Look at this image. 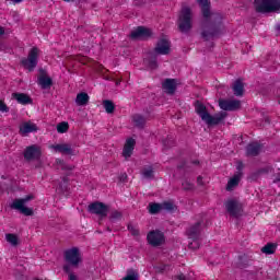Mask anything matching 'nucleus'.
Here are the masks:
<instances>
[{"instance_id": "obj_20", "label": "nucleus", "mask_w": 280, "mask_h": 280, "mask_svg": "<svg viewBox=\"0 0 280 280\" xmlns=\"http://www.w3.org/2000/svg\"><path fill=\"white\" fill-rule=\"evenodd\" d=\"M240 180H242V172L234 174L233 177L229 179L225 187L226 191H233V189L240 185Z\"/></svg>"}, {"instance_id": "obj_41", "label": "nucleus", "mask_w": 280, "mask_h": 280, "mask_svg": "<svg viewBox=\"0 0 280 280\" xmlns=\"http://www.w3.org/2000/svg\"><path fill=\"white\" fill-rule=\"evenodd\" d=\"M10 108L8 107V105H5V103H3V101H0V113H9Z\"/></svg>"}, {"instance_id": "obj_5", "label": "nucleus", "mask_w": 280, "mask_h": 280, "mask_svg": "<svg viewBox=\"0 0 280 280\" xmlns=\"http://www.w3.org/2000/svg\"><path fill=\"white\" fill-rule=\"evenodd\" d=\"M179 31L186 34L191 30V9L189 7L182 8L179 20H178Z\"/></svg>"}, {"instance_id": "obj_25", "label": "nucleus", "mask_w": 280, "mask_h": 280, "mask_svg": "<svg viewBox=\"0 0 280 280\" xmlns=\"http://www.w3.org/2000/svg\"><path fill=\"white\" fill-rule=\"evenodd\" d=\"M5 241L8 242V244H10V246H13L14 248H16V246L21 244L19 235L12 233L5 234Z\"/></svg>"}, {"instance_id": "obj_1", "label": "nucleus", "mask_w": 280, "mask_h": 280, "mask_svg": "<svg viewBox=\"0 0 280 280\" xmlns=\"http://www.w3.org/2000/svg\"><path fill=\"white\" fill-rule=\"evenodd\" d=\"M206 21H210L208 25L203 26V31L201 33L202 38L205 40H213V38H218L220 33L222 32V14L220 13H211V3L209 0H197Z\"/></svg>"}, {"instance_id": "obj_13", "label": "nucleus", "mask_w": 280, "mask_h": 280, "mask_svg": "<svg viewBox=\"0 0 280 280\" xmlns=\"http://www.w3.org/2000/svg\"><path fill=\"white\" fill-rule=\"evenodd\" d=\"M219 106L222 110H238L242 106V102L238 100H220Z\"/></svg>"}, {"instance_id": "obj_3", "label": "nucleus", "mask_w": 280, "mask_h": 280, "mask_svg": "<svg viewBox=\"0 0 280 280\" xmlns=\"http://www.w3.org/2000/svg\"><path fill=\"white\" fill-rule=\"evenodd\" d=\"M256 12L270 14L280 12V0H255Z\"/></svg>"}, {"instance_id": "obj_8", "label": "nucleus", "mask_w": 280, "mask_h": 280, "mask_svg": "<svg viewBox=\"0 0 280 280\" xmlns=\"http://www.w3.org/2000/svg\"><path fill=\"white\" fill-rule=\"evenodd\" d=\"M34 197L27 196L23 199H16L12 202L11 209H16L20 211V213H23V215H32L34 213V210L31 208L25 207V202H30Z\"/></svg>"}, {"instance_id": "obj_22", "label": "nucleus", "mask_w": 280, "mask_h": 280, "mask_svg": "<svg viewBox=\"0 0 280 280\" xmlns=\"http://www.w3.org/2000/svg\"><path fill=\"white\" fill-rule=\"evenodd\" d=\"M234 95L236 97H242L244 95V82L242 80H236L232 86Z\"/></svg>"}, {"instance_id": "obj_12", "label": "nucleus", "mask_w": 280, "mask_h": 280, "mask_svg": "<svg viewBox=\"0 0 280 280\" xmlns=\"http://www.w3.org/2000/svg\"><path fill=\"white\" fill-rule=\"evenodd\" d=\"M89 212L100 215V218H106L108 215V207L102 202H94L89 206Z\"/></svg>"}, {"instance_id": "obj_7", "label": "nucleus", "mask_w": 280, "mask_h": 280, "mask_svg": "<svg viewBox=\"0 0 280 280\" xmlns=\"http://www.w3.org/2000/svg\"><path fill=\"white\" fill-rule=\"evenodd\" d=\"M65 260L69 266L78 268V266L82 264V255L80 254V249H78V247L67 249L65 252Z\"/></svg>"}, {"instance_id": "obj_36", "label": "nucleus", "mask_w": 280, "mask_h": 280, "mask_svg": "<svg viewBox=\"0 0 280 280\" xmlns=\"http://www.w3.org/2000/svg\"><path fill=\"white\" fill-rule=\"evenodd\" d=\"M262 275H264V272H261L260 269H258L255 272H250L248 275V279H261Z\"/></svg>"}, {"instance_id": "obj_24", "label": "nucleus", "mask_w": 280, "mask_h": 280, "mask_svg": "<svg viewBox=\"0 0 280 280\" xmlns=\"http://www.w3.org/2000/svg\"><path fill=\"white\" fill-rule=\"evenodd\" d=\"M13 97L14 100H16L19 104H23V105L32 104V98L27 94L13 93Z\"/></svg>"}, {"instance_id": "obj_2", "label": "nucleus", "mask_w": 280, "mask_h": 280, "mask_svg": "<svg viewBox=\"0 0 280 280\" xmlns=\"http://www.w3.org/2000/svg\"><path fill=\"white\" fill-rule=\"evenodd\" d=\"M195 110L202 119V121H205L208 126H218V124L226 119V112H221L214 116H211V114L207 112V106L198 101L195 104Z\"/></svg>"}, {"instance_id": "obj_18", "label": "nucleus", "mask_w": 280, "mask_h": 280, "mask_svg": "<svg viewBox=\"0 0 280 280\" xmlns=\"http://www.w3.org/2000/svg\"><path fill=\"white\" fill-rule=\"evenodd\" d=\"M137 144V141L135 139L129 138L126 140L125 147L122 149V156L125 159H130L132 156V152L135 151V145Z\"/></svg>"}, {"instance_id": "obj_40", "label": "nucleus", "mask_w": 280, "mask_h": 280, "mask_svg": "<svg viewBox=\"0 0 280 280\" xmlns=\"http://www.w3.org/2000/svg\"><path fill=\"white\" fill-rule=\"evenodd\" d=\"M112 220H121V212L115 210L110 214Z\"/></svg>"}, {"instance_id": "obj_10", "label": "nucleus", "mask_w": 280, "mask_h": 280, "mask_svg": "<svg viewBox=\"0 0 280 280\" xmlns=\"http://www.w3.org/2000/svg\"><path fill=\"white\" fill-rule=\"evenodd\" d=\"M43 156V149L38 144L26 147L24 151V159L26 161H38Z\"/></svg>"}, {"instance_id": "obj_38", "label": "nucleus", "mask_w": 280, "mask_h": 280, "mask_svg": "<svg viewBox=\"0 0 280 280\" xmlns=\"http://www.w3.org/2000/svg\"><path fill=\"white\" fill-rule=\"evenodd\" d=\"M122 280H139V273L131 271Z\"/></svg>"}, {"instance_id": "obj_49", "label": "nucleus", "mask_w": 280, "mask_h": 280, "mask_svg": "<svg viewBox=\"0 0 280 280\" xmlns=\"http://www.w3.org/2000/svg\"><path fill=\"white\" fill-rule=\"evenodd\" d=\"M68 170H73V167L69 166Z\"/></svg>"}, {"instance_id": "obj_16", "label": "nucleus", "mask_w": 280, "mask_h": 280, "mask_svg": "<svg viewBox=\"0 0 280 280\" xmlns=\"http://www.w3.org/2000/svg\"><path fill=\"white\" fill-rule=\"evenodd\" d=\"M31 132H38V126L32 121H25L20 125V135L27 137Z\"/></svg>"}, {"instance_id": "obj_21", "label": "nucleus", "mask_w": 280, "mask_h": 280, "mask_svg": "<svg viewBox=\"0 0 280 280\" xmlns=\"http://www.w3.org/2000/svg\"><path fill=\"white\" fill-rule=\"evenodd\" d=\"M261 152V144L254 142L247 145L246 154L247 156H257Z\"/></svg>"}, {"instance_id": "obj_28", "label": "nucleus", "mask_w": 280, "mask_h": 280, "mask_svg": "<svg viewBox=\"0 0 280 280\" xmlns=\"http://www.w3.org/2000/svg\"><path fill=\"white\" fill-rule=\"evenodd\" d=\"M132 121L137 128H143L145 126V118L139 114L133 115Z\"/></svg>"}, {"instance_id": "obj_23", "label": "nucleus", "mask_w": 280, "mask_h": 280, "mask_svg": "<svg viewBox=\"0 0 280 280\" xmlns=\"http://www.w3.org/2000/svg\"><path fill=\"white\" fill-rule=\"evenodd\" d=\"M90 100H91V97L89 96V94L86 92H81L77 95L75 104H77V106H86V104H89Z\"/></svg>"}, {"instance_id": "obj_32", "label": "nucleus", "mask_w": 280, "mask_h": 280, "mask_svg": "<svg viewBox=\"0 0 280 280\" xmlns=\"http://www.w3.org/2000/svg\"><path fill=\"white\" fill-rule=\"evenodd\" d=\"M261 253L265 255H275V245L272 244H267L261 248Z\"/></svg>"}, {"instance_id": "obj_19", "label": "nucleus", "mask_w": 280, "mask_h": 280, "mask_svg": "<svg viewBox=\"0 0 280 280\" xmlns=\"http://www.w3.org/2000/svg\"><path fill=\"white\" fill-rule=\"evenodd\" d=\"M177 84L178 83L176 82V79H166L163 82L162 86L165 93H167L168 95H174Z\"/></svg>"}, {"instance_id": "obj_37", "label": "nucleus", "mask_w": 280, "mask_h": 280, "mask_svg": "<svg viewBox=\"0 0 280 280\" xmlns=\"http://www.w3.org/2000/svg\"><path fill=\"white\" fill-rule=\"evenodd\" d=\"M128 231L131 233V235H139V228L132 223L128 225Z\"/></svg>"}, {"instance_id": "obj_30", "label": "nucleus", "mask_w": 280, "mask_h": 280, "mask_svg": "<svg viewBox=\"0 0 280 280\" xmlns=\"http://www.w3.org/2000/svg\"><path fill=\"white\" fill-rule=\"evenodd\" d=\"M57 132L59 135H65V132H69V122L62 121L57 125Z\"/></svg>"}, {"instance_id": "obj_47", "label": "nucleus", "mask_w": 280, "mask_h": 280, "mask_svg": "<svg viewBox=\"0 0 280 280\" xmlns=\"http://www.w3.org/2000/svg\"><path fill=\"white\" fill-rule=\"evenodd\" d=\"M66 1L67 3H71V1H75V0H63Z\"/></svg>"}, {"instance_id": "obj_35", "label": "nucleus", "mask_w": 280, "mask_h": 280, "mask_svg": "<svg viewBox=\"0 0 280 280\" xmlns=\"http://www.w3.org/2000/svg\"><path fill=\"white\" fill-rule=\"evenodd\" d=\"M63 270L69 275V280H78V276L71 273V268L69 265L63 266Z\"/></svg>"}, {"instance_id": "obj_27", "label": "nucleus", "mask_w": 280, "mask_h": 280, "mask_svg": "<svg viewBox=\"0 0 280 280\" xmlns=\"http://www.w3.org/2000/svg\"><path fill=\"white\" fill-rule=\"evenodd\" d=\"M38 84L42 89H49L52 84L51 78L42 75L38 78Z\"/></svg>"}, {"instance_id": "obj_17", "label": "nucleus", "mask_w": 280, "mask_h": 280, "mask_svg": "<svg viewBox=\"0 0 280 280\" xmlns=\"http://www.w3.org/2000/svg\"><path fill=\"white\" fill-rule=\"evenodd\" d=\"M152 36V31L150 28H145L143 26H139L136 31L131 33V38L137 39H144L150 38Z\"/></svg>"}, {"instance_id": "obj_31", "label": "nucleus", "mask_w": 280, "mask_h": 280, "mask_svg": "<svg viewBox=\"0 0 280 280\" xmlns=\"http://www.w3.org/2000/svg\"><path fill=\"white\" fill-rule=\"evenodd\" d=\"M143 178H154V168L152 166H148L142 171Z\"/></svg>"}, {"instance_id": "obj_42", "label": "nucleus", "mask_w": 280, "mask_h": 280, "mask_svg": "<svg viewBox=\"0 0 280 280\" xmlns=\"http://www.w3.org/2000/svg\"><path fill=\"white\" fill-rule=\"evenodd\" d=\"M276 174L277 175H275L273 183H279V180H280V168L277 170Z\"/></svg>"}, {"instance_id": "obj_6", "label": "nucleus", "mask_w": 280, "mask_h": 280, "mask_svg": "<svg viewBox=\"0 0 280 280\" xmlns=\"http://www.w3.org/2000/svg\"><path fill=\"white\" fill-rule=\"evenodd\" d=\"M39 54H40V50L37 47H33L30 50L27 58L22 59L23 68L27 69L28 71L36 69V66L38 65Z\"/></svg>"}, {"instance_id": "obj_4", "label": "nucleus", "mask_w": 280, "mask_h": 280, "mask_svg": "<svg viewBox=\"0 0 280 280\" xmlns=\"http://www.w3.org/2000/svg\"><path fill=\"white\" fill-rule=\"evenodd\" d=\"M188 240V247L192 250H196V248H200V222L196 223L195 225H191L187 230Z\"/></svg>"}, {"instance_id": "obj_9", "label": "nucleus", "mask_w": 280, "mask_h": 280, "mask_svg": "<svg viewBox=\"0 0 280 280\" xmlns=\"http://www.w3.org/2000/svg\"><path fill=\"white\" fill-rule=\"evenodd\" d=\"M49 149L52 150V152H58L59 154H68L69 156H75L78 154V151H75L73 144L71 143L51 144Z\"/></svg>"}, {"instance_id": "obj_29", "label": "nucleus", "mask_w": 280, "mask_h": 280, "mask_svg": "<svg viewBox=\"0 0 280 280\" xmlns=\"http://www.w3.org/2000/svg\"><path fill=\"white\" fill-rule=\"evenodd\" d=\"M103 106L105 108V113H107L108 115H113V113H115V104L113 103V101H103Z\"/></svg>"}, {"instance_id": "obj_14", "label": "nucleus", "mask_w": 280, "mask_h": 280, "mask_svg": "<svg viewBox=\"0 0 280 280\" xmlns=\"http://www.w3.org/2000/svg\"><path fill=\"white\" fill-rule=\"evenodd\" d=\"M171 45L170 39L163 37L161 38L154 49V54H158L160 56H167L170 54Z\"/></svg>"}, {"instance_id": "obj_48", "label": "nucleus", "mask_w": 280, "mask_h": 280, "mask_svg": "<svg viewBox=\"0 0 280 280\" xmlns=\"http://www.w3.org/2000/svg\"><path fill=\"white\" fill-rule=\"evenodd\" d=\"M270 170H271V168H270V167H268V170H266L265 172H270Z\"/></svg>"}, {"instance_id": "obj_43", "label": "nucleus", "mask_w": 280, "mask_h": 280, "mask_svg": "<svg viewBox=\"0 0 280 280\" xmlns=\"http://www.w3.org/2000/svg\"><path fill=\"white\" fill-rule=\"evenodd\" d=\"M236 170H237L238 172H242V170H244V163H242L241 161H238V162L236 163Z\"/></svg>"}, {"instance_id": "obj_46", "label": "nucleus", "mask_w": 280, "mask_h": 280, "mask_svg": "<svg viewBox=\"0 0 280 280\" xmlns=\"http://www.w3.org/2000/svg\"><path fill=\"white\" fill-rule=\"evenodd\" d=\"M12 3L16 4V3H22L23 0H11Z\"/></svg>"}, {"instance_id": "obj_15", "label": "nucleus", "mask_w": 280, "mask_h": 280, "mask_svg": "<svg viewBox=\"0 0 280 280\" xmlns=\"http://www.w3.org/2000/svg\"><path fill=\"white\" fill-rule=\"evenodd\" d=\"M147 240L151 246H161L165 242V236L161 231H152L148 234Z\"/></svg>"}, {"instance_id": "obj_26", "label": "nucleus", "mask_w": 280, "mask_h": 280, "mask_svg": "<svg viewBox=\"0 0 280 280\" xmlns=\"http://www.w3.org/2000/svg\"><path fill=\"white\" fill-rule=\"evenodd\" d=\"M144 63L150 67V69H156L158 63H156V55L154 54H149L147 58H144Z\"/></svg>"}, {"instance_id": "obj_11", "label": "nucleus", "mask_w": 280, "mask_h": 280, "mask_svg": "<svg viewBox=\"0 0 280 280\" xmlns=\"http://www.w3.org/2000/svg\"><path fill=\"white\" fill-rule=\"evenodd\" d=\"M225 209L232 218H240L243 213L242 203L237 202L236 200H228L225 203Z\"/></svg>"}, {"instance_id": "obj_34", "label": "nucleus", "mask_w": 280, "mask_h": 280, "mask_svg": "<svg viewBox=\"0 0 280 280\" xmlns=\"http://www.w3.org/2000/svg\"><path fill=\"white\" fill-rule=\"evenodd\" d=\"M176 209V206H174L171 201H165L162 203V211H174Z\"/></svg>"}, {"instance_id": "obj_33", "label": "nucleus", "mask_w": 280, "mask_h": 280, "mask_svg": "<svg viewBox=\"0 0 280 280\" xmlns=\"http://www.w3.org/2000/svg\"><path fill=\"white\" fill-rule=\"evenodd\" d=\"M150 213H160V211H163L162 203H150Z\"/></svg>"}, {"instance_id": "obj_45", "label": "nucleus", "mask_w": 280, "mask_h": 280, "mask_svg": "<svg viewBox=\"0 0 280 280\" xmlns=\"http://www.w3.org/2000/svg\"><path fill=\"white\" fill-rule=\"evenodd\" d=\"M3 34H5V30H3V27L0 26V36H3Z\"/></svg>"}, {"instance_id": "obj_44", "label": "nucleus", "mask_w": 280, "mask_h": 280, "mask_svg": "<svg viewBox=\"0 0 280 280\" xmlns=\"http://www.w3.org/2000/svg\"><path fill=\"white\" fill-rule=\"evenodd\" d=\"M197 183H198V185H205V183H202V177L201 176H199L197 178Z\"/></svg>"}, {"instance_id": "obj_39", "label": "nucleus", "mask_w": 280, "mask_h": 280, "mask_svg": "<svg viewBox=\"0 0 280 280\" xmlns=\"http://www.w3.org/2000/svg\"><path fill=\"white\" fill-rule=\"evenodd\" d=\"M182 185L183 189H185L186 191L194 189V184H191L189 180H184Z\"/></svg>"}]
</instances>
